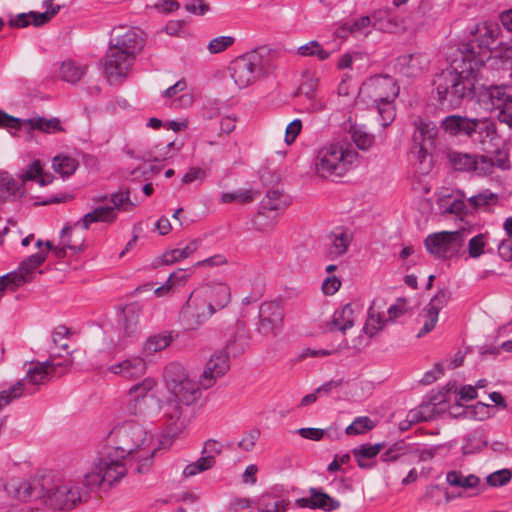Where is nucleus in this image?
Masks as SVG:
<instances>
[{
    "instance_id": "obj_1",
    "label": "nucleus",
    "mask_w": 512,
    "mask_h": 512,
    "mask_svg": "<svg viewBox=\"0 0 512 512\" xmlns=\"http://www.w3.org/2000/svg\"><path fill=\"white\" fill-rule=\"evenodd\" d=\"M478 72L479 68L460 57L436 74L431 95L437 106L442 110H454L474 99Z\"/></svg>"
},
{
    "instance_id": "obj_2",
    "label": "nucleus",
    "mask_w": 512,
    "mask_h": 512,
    "mask_svg": "<svg viewBox=\"0 0 512 512\" xmlns=\"http://www.w3.org/2000/svg\"><path fill=\"white\" fill-rule=\"evenodd\" d=\"M112 434L117 442V446L113 447L114 452L120 453L121 458L135 459L138 462L135 468L138 474L147 473L159 447L150 448L153 438L148 436L144 426L136 421H129L115 428Z\"/></svg>"
},
{
    "instance_id": "obj_3",
    "label": "nucleus",
    "mask_w": 512,
    "mask_h": 512,
    "mask_svg": "<svg viewBox=\"0 0 512 512\" xmlns=\"http://www.w3.org/2000/svg\"><path fill=\"white\" fill-rule=\"evenodd\" d=\"M200 382L188 379L168 388V396L162 405L166 435L173 438L185 428L187 418L184 408L194 404L201 396Z\"/></svg>"
},
{
    "instance_id": "obj_4",
    "label": "nucleus",
    "mask_w": 512,
    "mask_h": 512,
    "mask_svg": "<svg viewBox=\"0 0 512 512\" xmlns=\"http://www.w3.org/2000/svg\"><path fill=\"white\" fill-rule=\"evenodd\" d=\"M398 96V88L388 77L373 78L364 82L359 89L356 102L367 108L375 109L379 115V123L389 126L396 115L394 100Z\"/></svg>"
},
{
    "instance_id": "obj_5",
    "label": "nucleus",
    "mask_w": 512,
    "mask_h": 512,
    "mask_svg": "<svg viewBox=\"0 0 512 512\" xmlns=\"http://www.w3.org/2000/svg\"><path fill=\"white\" fill-rule=\"evenodd\" d=\"M477 30L481 33L480 37L463 44L459 52L460 57H464L473 67L480 69L491 58L492 50L497 46L499 28L497 24L485 23L481 30Z\"/></svg>"
},
{
    "instance_id": "obj_6",
    "label": "nucleus",
    "mask_w": 512,
    "mask_h": 512,
    "mask_svg": "<svg viewBox=\"0 0 512 512\" xmlns=\"http://www.w3.org/2000/svg\"><path fill=\"white\" fill-rule=\"evenodd\" d=\"M468 232L460 229L431 233L425 238L424 246L433 257L448 260L460 252Z\"/></svg>"
},
{
    "instance_id": "obj_7",
    "label": "nucleus",
    "mask_w": 512,
    "mask_h": 512,
    "mask_svg": "<svg viewBox=\"0 0 512 512\" xmlns=\"http://www.w3.org/2000/svg\"><path fill=\"white\" fill-rule=\"evenodd\" d=\"M54 359L55 356L51 354L49 359L43 362H37L34 367L28 370L26 376L17 382L23 385L21 396L26 394L33 395L40 385H45L53 379L58 369H61L57 375L58 377L68 371L70 366L69 362L56 363Z\"/></svg>"
},
{
    "instance_id": "obj_8",
    "label": "nucleus",
    "mask_w": 512,
    "mask_h": 512,
    "mask_svg": "<svg viewBox=\"0 0 512 512\" xmlns=\"http://www.w3.org/2000/svg\"><path fill=\"white\" fill-rule=\"evenodd\" d=\"M442 128L449 136L457 138H473L476 134L490 136L496 132L495 124L486 118H469L457 114L445 117Z\"/></svg>"
},
{
    "instance_id": "obj_9",
    "label": "nucleus",
    "mask_w": 512,
    "mask_h": 512,
    "mask_svg": "<svg viewBox=\"0 0 512 512\" xmlns=\"http://www.w3.org/2000/svg\"><path fill=\"white\" fill-rule=\"evenodd\" d=\"M265 51L264 48H258L231 62L229 71L239 88L247 87L263 73V52Z\"/></svg>"
},
{
    "instance_id": "obj_10",
    "label": "nucleus",
    "mask_w": 512,
    "mask_h": 512,
    "mask_svg": "<svg viewBox=\"0 0 512 512\" xmlns=\"http://www.w3.org/2000/svg\"><path fill=\"white\" fill-rule=\"evenodd\" d=\"M87 497L88 493L82 492L80 487L56 481L52 474V485L47 489L43 501L54 510H71L86 501Z\"/></svg>"
},
{
    "instance_id": "obj_11",
    "label": "nucleus",
    "mask_w": 512,
    "mask_h": 512,
    "mask_svg": "<svg viewBox=\"0 0 512 512\" xmlns=\"http://www.w3.org/2000/svg\"><path fill=\"white\" fill-rule=\"evenodd\" d=\"M353 155L344 151L342 147L331 144L319 150L316 171L319 176L327 178L330 176H342L352 163Z\"/></svg>"
},
{
    "instance_id": "obj_12",
    "label": "nucleus",
    "mask_w": 512,
    "mask_h": 512,
    "mask_svg": "<svg viewBox=\"0 0 512 512\" xmlns=\"http://www.w3.org/2000/svg\"><path fill=\"white\" fill-rule=\"evenodd\" d=\"M52 485V473L37 474L30 480H12L6 489L21 501L43 499Z\"/></svg>"
},
{
    "instance_id": "obj_13",
    "label": "nucleus",
    "mask_w": 512,
    "mask_h": 512,
    "mask_svg": "<svg viewBox=\"0 0 512 512\" xmlns=\"http://www.w3.org/2000/svg\"><path fill=\"white\" fill-rule=\"evenodd\" d=\"M124 459L120 457V453L114 452L113 447L101 452L98 462L95 463L98 483H107L112 486L120 481L127 474V468L123 463Z\"/></svg>"
},
{
    "instance_id": "obj_14",
    "label": "nucleus",
    "mask_w": 512,
    "mask_h": 512,
    "mask_svg": "<svg viewBox=\"0 0 512 512\" xmlns=\"http://www.w3.org/2000/svg\"><path fill=\"white\" fill-rule=\"evenodd\" d=\"M214 314L207 303L193 290L180 311V322L185 330H196Z\"/></svg>"
},
{
    "instance_id": "obj_15",
    "label": "nucleus",
    "mask_w": 512,
    "mask_h": 512,
    "mask_svg": "<svg viewBox=\"0 0 512 512\" xmlns=\"http://www.w3.org/2000/svg\"><path fill=\"white\" fill-rule=\"evenodd\" d=\"M448 158L453 169L461 172L474 171L478 175H485L491 173L494 167L493 159L485 155L451 151Z\"/></svg>"
},
{
    "instance_id": "obj_16",
    "label": "nucleus",
    "mask_w": 512,
    "mask_h": 512,
    "mask_svg": "<svg viewBox=\"0 0 512 512\" xmlns=\"http://www.w3.org/2000/svg\"><path fill=\"white\" fill-rule=\"evenodd\" d=\"M7 116L15 119L18 123L10 122L8 120H0V127L6 129H14L21 130L24 125L29 126V130H38L47 134H54L57 132H65V128L61 125V120L57 117H53L50 119L37 116L29 119H21L15 116H12L6 112H4Z\"/></svg>"
},
{
    "instance_id": "obj_17",
    "label": "nucleus",
    "mask_w": 512,
    "mask_h": 512,
    "mask_svg": "<svg viewBox=\"0 0 512 512\" xmlns=\"http://www.w3.org/2000/svg\"><path fill=\"white\" fill-rule=\"evenodd\" d=\"M134 61V59L123 54L122 51L109 45L108 51L100 62L108 79H122L127 77Z\"/></svg>"
},
{
    "instance_id": "obj_18",
    "label": "nucleus",
    "mask_w": 512,
    "mask_h": 512,
    "mask_svg": "<svg viewBox=\"0 0 512 512\" xmlns=\"http://www.w3.org/2000/svg\"><path fill=\"white\" fill-rule=\"evenodd\" d=\"M195 291L214 313L225 308L231 300L230 287L225 283L203 284Z\"/></svg>"
},
{
    "instance_id": "obj_19",
    "label": "nucleus",
    "mask_w": 512,
    "mask_h": 512,
    "mask_svg": "<svg viewBox=\"0 0 512 512\" xmlns=\"http://www.w3.org/2000/svg\"><path fill=\"white\" fill-rule=\"evenodd\" d=\"M283 309L276 302H265L260 305L257 331L264 335H275L283 321Z\"/></svg>"
},
{
    "instance_id": "obj_20",
    "label": "nucleus",
    "mask_w": 512,
    "mask_h": 512,
    "mask_svg": "<svg viewBox=\"0 0 512 512\" xmlns=\"http://www.w3.org/2000/svg\"><path fill=\"white\" fill-rule=\"evenodd\" d=\"M227 353L223 350L211 355L203 373L200 376V385L204 389L212 387L216 378L225 375L230 369V361Z\"/></svg>"
},
{
    "instance_id": "obj_21",
    "label": "nucleus",
    "mask_w": 512,
    "mask_h": 512,
    "mask_svg": "<svg viewBox=\"0 0 512 512\" xmlns=\"http://www.w3.org/2000/svg\"><path fill=\"white\" fill-rule=\"evenodd\" d=\"M446 482L454 488H461L465 497H474L486 490L481 479L475 474L464 475L460 470H451L446 473Z\"/></svg>"
},
{
    "instance_id": "obj_22",
    "label": "nucleus",
    "mask_w": 512,
    "mask_h": 512,
    "mask_svg": "<svg viewBox=\"0 0 512 512\" xmlns=\"http://www.w3.org/2000/svg\"><path fill=\"white\" fill-rule=\"evenodd\" d=\"M309 493V497H302L295 501L298 507L320 509L325 512L334 511L340 507V502L337 499L332 498L320 488L311 487Z\"/></svg>"
},
{
    "instance_id": "obj_23",
    "label": "nucleus",
    "mask_w": 512,
    "mask_h": 512,
    "mask_svg": "<svg viewBox=\"0 0 512 512\" xmlns=\"http://www.w3.org/2000/svg\"><path fill=\"white\" fill-rule=\"evenodd\" d=\"M451 293L446 289H441L430 300L426 308V320L423 327L418 332L417 337L420 338L432 331L438 321L439 312L448 304Z\"/></svg>"
},
{
    "instance_id": "obj_24",
    "label": "nucleus",
    "mask_w": 512,
    "mask_h": 512,
    "mask_svg": "<svg viewBox=\"0 0 512 512\" xmlns=\"http://www.w3.org/2000/svg\"><path fill=\"white\" fill-rule=\"evenodd\" d=\"M507 95L506 86H476L474 98L477 99L478 104L485 110L496 111L500 105H503V98Z\"/></svg>"
},
{
    "instance_id": "obj_25",
    "label": "nucleus",
    "mask_w": 512,
    "mask_h": 512,
    "mask_svg": "<svg viewBox=\"0 0 512 512\" xmlns=\"http://www.w3.org/2000/svg\"><path fill=\"white\" fill-rule=\"evenodd\" d=\"M437 128L432 122H421L413 135L414 144L419 145L418 158L423 162L435 148Z\"/></svg>"
},
{
    "instance_id": "obj_26",
    "label": "nucleus",
    "mask_w": 512,
    "mask_h": 512,
    "mask_svg": "<svg viewBox=\"0 0 512 512\" xmlns=\"http://www.w3.org/2000/svg\"><path fill=\"white\" fill-rule=\"evenodd\" d=\"M249 344V333L243 322L237 321L229 331L224 352L228 356L238 357L244 353Z\"/></svg>"
},
{
    "instance_id": "obj_27",
    "label": "nucleus",
    "mask_w": 512,
    "mask_h": 512,
    "mask_svg": "<svg viewBox=\"0 0 512 512\" xmlns=\"http://www.w3.org/2000/svg\"><path fill=\"white\" fill-rule=\"evenodd\" d=\"M429 65V59L422 53H411L401 55L396 59V66L399 73L414 78L420 75Z\"/></svg>"
},
{
    "instance_id": "obj_28",
    "label": "nucleus",
    "mask_w": 512,
    "mask_h": 512,
    "mask_svg": "<svg viewBox=\"0 0 512 512\" xmlns=\"http://www.w3.org/2000/svg\"><path fill=\"white\" fill-rule=\"evenodd\" d=\"M109 45L135 60L144 47V40L135 30H128L116 39H111Z\"/></svg>"
},
{
    "instance_id": "obj_29",
    "label": "nucleus",
    "mask_w": 512,
    "mask_h": 512,
    "mask_svg": "<svg viewBox=\"0 0 512 512\" xmlns=\"http://www.w3.org/2000/svg\"><path fill=\"white\" fill-rule=\"evenodd\" d=\"M146 362L142 357H131L109 366L108 371L126 379H136L146 372Z\"/></svg>"
},
{
    "instance_id": "obj_30",
    "label": "nucleus",
    "mask_w": 512,
    "mask_h": 512,
    "mask_svg": "<svg viewBox=\"0 0 512 512\" xmlns=\"http://www.w3.org/2000/svg\"><path fill=\"white\" fill-rule=\"evenodd\" d=\"M25 189L7 171H0V202H15L23 198Z\"/></svg>"
},
{
    "instance_id": "obj_31",
    "label": "nucleus",
    "mask_w": 512,
    "mask_h": 512,
    "mask_svg": "<svg viewBox=\"0 0 512 512\" xmlns=\"http://www.w3.org/2000/svg\"><path fill=\"white\" fill-rule=\"evenodd\" d=\"M290 204V197L278 188L267 191L265 197L261 201V209L254 217L253 223L257 222L264 216L263 211H277L287 207Z\"/></svg>"
},
{
    "instance_id": "obj_32",
    "label": "nucleus",
    "mask_w": 512,
    "mask_h": 512,
    "mask_svg": "<svg viewBox=\"0 0 512 512\" xmlns=\"http://www.w3.org/2000/svg\"><path fill=\"white\" fill-rule=\"evenodd\" d=\"M176 336L177 334L174 335L172 331H164L147 337L142 344V356L148 357L156 352L166 349Z\"/></svg>"
},
{
    "instance_id": "obj_33",
    "label": "nucleus",
    "mask_w": 512,
    "mask_h": 512,
    "mask_svg": "<svg viewBox=\"0 0 512 512\" xmlns=\"http://www.w3.org/2000/svg\"><path fill=\"white\" fill-rule=\"evenodd\" d=\"M385 447L384 443H376L374 445L365 443L359 447L352 449V454L357 461V465L361 469H370L374 466L373 463L366 461L376 457L381 450Z\"/></svg>"
},
{
    "instance_id": "obj_34",
    "label": "nucleus",
    "mask_w": 512,
    "mask_h": 512,
    "mask_svg": "<svg viewBox=\"0 0 512 512\" xmlns=\"http://www.w3.org/2000/svg\"><path fill=\"white\" fill-rule=\"evenodd\" d=\"M117 213L112 206H99L93 211L86 213L79 221L83 229L87 230L92 223L107 222L112 223L116 220Z\"/></svg>"
},
{
    "instance_id": "obj_35",
    "label": "nucleus",
    "mask_w": 512,
    "mask_h": 512,
    "mask_svg": "<svg viewBox=\"0 0 512 512\" xmlns=\"http://www.w3.org/2000/svg\"><path fill=\"white\" fill-rule=\"evenodd\" d=\"M79 225L75 223L73 226H65L61 231V244L71 250L74 254H78L83 250L85 238L79 234L76 229Z\"/></svg>"
},
{
    "instance_id": "obj_36",
    "label": "nucleus",
    "mask_w": 512,
    "mask_h": 512,
    "mask_svg": "<svg viewBox=\"0 0 512 512\" xmlns=\"http://www.w3.org/2000/svg\"><path fill=\"white\" fill-rule=\"evenodd\" d=\"M47 255L48 253L44 251L32 254L28 256L26 259H24L19 264L17 270L13 272L16 273L18 276H21L22 278L26 279V283L31 282L33 279L31 274L36 268H38L45 262Z\"/></svg>"
},
{
    "instance_id": "obj_37",
    "label": "nucleus",
    "mask_w": 512,
    "mask_h": 512,
    "mask_svg": "<svg viewBox=\"0 0 512 512\" xmlns=\"http://www.w3.org/2000/svg\"><path fill=\"white\" fill-rule=\"evenodd\" d=\"M139 309L135 306H127L123 309L119 318V326L124 336L130 337L136 333L139 324Z\"/></svg>"
},
{
    "instance_id": "obj_38",
    "label": "nucleus",
    "mask_w": 512,
    "mask_h": 512,
    "mask_svg": "<svg viewBox=\"0 0 512 512\" xmlns=\"http://www.w3.org/2000/svg\"><path fill=\"white\" fill-rule=\"evenodd\" d=\"M493 409V405L477 402L474 405L465 406L464 410L458 414H453L450 412V415H453L455 418L463 417L472 420L483 421L492 417Z\"/></svg>"
},
{
    "instance_id": "obj_39",
    "label": "nucleus",
    "mask_w": 512,
    "mask_h": 512,
    "mask_svg": "<svg viewBox=\"0 0 512 512\" xmlns=\"http://www.w3.org/2000/svg\"><path fill=\"white\" fill-rule=\"evenodd\" d=\"M79 162L68 155H56L52 161L53 170L63 178L71 176L78 168Z\"/></svg>"
},
{
    "instance_id": "obj_40",
    "label": "nucleus",
    "mask_w": 512,
    "mask_h": 512,
    "mask_svg": "<svg viewBox=\"0 0 512 512\" xmlns=\"http://www.w3.org/2000/svg\"><path fill=\"white\" fill-rule=\"evenodd\" d=\"M164 378L166 382L167 389L172 387L173 384H178V382H183L188 379H191L187 374L185 368L176 362H171L166 365L164 369Z\"/></svg>"
},
{
    "instance_id": "obj_41",
    "label": "nucleus",
    "mask_w": 512,
    "mask_h": 512,
    "mask_svg": "<svg viewBox=\"0 0 512 512\" xmlns=\"http://www.w3.org/2000/svg\"><path fill=\"white\" fill-rule=\"evenodd\" d=\"M353 309L350 303L343 306L339 311H335L332 319V324L341 332L345 333L354 325Z\"/></svg>"
},
{
    "instance_id": "obj_42",
    "label": "nucleus",
    "mask_w": 512,
    "mask_h": 512,
    "mask_svg": "<svg viewBox=\"0 0 512 512\" xmlns=\"http://www.w3.org/2000/svg\"><path fill=\"white\" fill-rule=\"evenodd\" d=\"M409 449L404 441H397L390 445L386 451L381 455L383 462H395L401 460L402 462L408 460Z\"/></svg>"
},
{
    "instance_id": "obj_43",
    "label": "nucleus",
    "mask_w": 512,
    "mask_h": 512,
    "mask_svg": "<svg viewBox=\"0 0 512 512\" xmlns=\"http://www.w3.org/2000/svg\"><path fill=\"white\" fill-rule=\"evenodd\" d=\"M350 133L353 142L362 151L368 150L374 143V135L368 133L363 126L352 125Z\"/></svg>"
},
{
    "instance_id": "obj_44",
    "label": "nucleus",
    "mask_w": 512,
    "mask_h": 512,
    "mask_svg": "<svg viewBox=\"0 0 512 512\" xmlns=\"http://www.w3.org/2000/svg\"><path fill=\"white\" fill-rule=\"evenodd\" d=\"M84 74V68L77 65L72 60H66L62 62L60 67V76L61 78L69 83H77L80 81Z\"/></svg>"
},
{
    "instance_id": "obj_45",
    "label": "nucleus",
    "mask_w": 512,
    "mask_h": 512,
    "mask_svg": "<svg viewBox=\"0 0 512 512\" xmlns=\"http://www.w3.org/2000/svg\"><path fill=\"white\" fill-rule=\"evenodd\" d=\"M443 213L462 215L467 214V205L463 199H453L451 196L443 197L438 202Z\"/></svg>"
},
{
    "instance_id": "obj_46",
    "label": "nucleus",
    "mask_w": 512,
    "mask_h": 512,
    "mask_svg": "<svg viewBox=\"0 0 512 512\" xmlns=\"http://www.w3.org/2000/svg\"><path fill=\"white\" fill-rule=\"evenodd\" d=\"M297 53L303 57L316 56L321 61L328 59L331 55V53L323 49L322 45L316 40H311L300 46L297 49Z\"/></svg>"
},
{
    "instance_id": "obj_47",
    "label": "nucleus",
    "mask_w": 512,
    "mask_h": 512,
    "mask_svg": "<svg viewBox=\"0 0 512 512\" xmlns=\"http://www.w3.org/2000/svg\"><path fill=\"white\" fill-rule=\"evenodd\" d=\"M376 423L368 416L356 417L345 429L347 435H360L372 430Z\"/></svg>"
},
{
    "instance_id": "obj_48",
    "label": "nucleus",
    "mask_w": 512,
    "mask_h": 512,
    "mask_svg": "<svg viewBox=\"0 0 512 512\" xmlns=\"http://www.w3.org/2000/svg\"><path fill=\"white\" fill-rule=\"evenodd\" d=\"M156 386V382L153 378H145L143 381L134 384L129 389V395L132 397L135 403L143 400L145 396Z\"/></svg>"
},
{
    "instance_id": "obj_49",
    "label": "nucleus",
    "mask_w": 512,
    "mask_h": 512,
    "mask_svg": "<svg viewBox=\"0 0 512 512\" xmlns=\"http://www.w3.org/2000/svg\"><path fill=\"white\" fill-rule=\"evenodd\" d=\"M333 429L332 427L328 429H321V428H312V427H306V428H299L295 431V433L299 434L302 438L312 440V441H320L325 436H327L330 439H333Z\"/></svg>"
},
{
    "instance_id": "obj_50",
    "label": "nucleus",
    "mask_w": 512,
    "mask_h": 512,
    "mask_svg": "<svg viewBox=\"0 0 512 512\" xmlns=\"http://www.w3.org/2000/svg\"><path fill=\"white\" fill-rule=\"evenodd\" d=\"M26 283V279L18 276L16 273L9 272L0 277V299L6 290L14 291L16 288Z\"/></svg>"
},
{
    "instance_id": "obj_51",
    "label": "nucleus",
    "mask_w": 512,
    "mask_h": 512,
    "mask_svg": "<svg viewBox=\"0 0 512 512\" xmlns=\"http://www.w3.org/2000/svg\"><path fill=\"white\" fill-rule=\"evenodd\" d=\"M174 145V142H169L165 146L161 147L160 144H157L153 147L151 151H148L144 154L142 159L144 161H153V162H160L164 161L167 158L170 157V150L172 146Z\"/></svg>"
},
{
    "instance_id": "obj_52",
    "label": "nucleus",
    "mask_w": 512,
    "mask_h": 512,
    "mask_svg": "<svg viewBox=\"0 0 512 512\" xmlns=\"http://www.w3.org/2000/svg\"><path fill=\"white\" fill-rule=\"evenodd\" d=\"M386 321L387 320L384 321L381 315L379 313H375L373 308L370 307L368 311V318L363 328L365 334L369 335L370 337H373L375 334H377L379 330L382 329Z\"/></svg>"
},
{
    "instance_id": "obj_53",
    "label": "nucleus",
    "mask_w": 512,
    "mask_h": 512,
    "mask_svg": "<svg viewBox=\"0 0 512 512\" xmlns=\"http://www.w3.org/2000/svg\"><path fill=\"white\" fill-rule=\"evenodd\" d=\"M234 42L235 39L232 36H218L209 41L207 48L211 54H218L232 46Z\"/></svg>"
},
{
    "instance_id": "obj_54",
    "label": "nucleus",
    "mask_w": 512,
    "mask_h": 512,
    "mask_svg": "<svg viewBox=\"0 0 512 512\" xmlns=\"http://www.w3.org/2000/svg\"><path fill=\"white\" fill-rule=\"evenodd\" d=\"M512 478V473L509 469H501L489 474L486 478L488 486L501 487L506 485Z\"/></svg>"
},
{
    "instance_id": "obj_55",
    "label": "nucleus",
    "mask_w": 512,
    "mask_h": 512,
    "mask_svg": "<svg viewBox=\"0 0 512 512\" xmlns=\"http://www.w3.org/2000/svg\"><path fill=\"white\" fill-rule=\"evenodd\" d=\"M372 24L371 16H362L356 20L347 21L342 26L343 31H347L351 34L359 33L363 29L369 27Z\"/></svg>"
},
{
    "instance_id": "obj_56",
    "label": "nucleus",
    "mask_w": 512,
    "mask_h": 512,
    "mask_svg": "<svg viewBox=\"0 0 512 512\" xmlns=\"http://www.w3.org/2000/svg\"><path fill=\"white\" fill-rule=\"evenodd\" d=\"M498 196L492 192H480L477 195L471 196L468 198V203L474 208L477 209L484 205H489L491 201L497 202Z\"/></svg>"
},
{
    "instance_id": "obj_57",
    "label": "nucleus",
    "mask_w": 512,
    "mask_h": 512,
    "mask_svg": "<svg viewBox=\"0 0 512 512\" xmlns=\"http://www.w3.org/2000/svg\"><path fill=\"white\" fill-rule=\"evenodd\" d=\"M485 234H478L472 237L468 242L469 256L472 258H478L484 253L485 247Z\"/></svg>"
},
{
    "instance_id": "obj_58",
    "label": "nucleus",
    "mask_w": 512,
    "mask_h": 512,
    "mask_svg": "<svg viewBox=\"0 0 512 512\" xmlns=\"http://www.w3.org/2000/svg\"><path fill=\"white\" fill-rule=\"evenodd\" d=\"M254 200V197L250 191H239V192H227L221 196L223 203L239 202V203H250Z\"/></svg>"
},
{
    "instance_id": "obj_59",
    "label": "nucleus",
    "mask_w": 512,
    "mask_h": 512,
    "mask_svg": "<svg viewBox=\"0 0 512 512\" xmlns=\"http://www.w3.org/2000/svg\"><path fill=\"white\" fill-rule=\"evenodd\" d=\"M318 87V80L314 77L307 76L299 85L296 95H304L308 99L314 97L315 91Z\"/></svg>"
},
{
    "instance_id": "obj_60",
    "label": "nucleus",
    "mask_w": 512,
    "mask_h": 512,
    "mask_svg": "<svg viewBox=\"0 0 512 512\" xmlns=\"http://www.w3.org/2000/svg\"><path fill=\"white\" fill-rule=\"evenodd\" d=\"M22 386L23 385L21 383H15L8 390L0 392V409L8 405L13 400L21 397Z\"/></svg>"
},
{
    "instance_id": "obj_61",
    "label": "nucleus",
    "mask_w": 512,
    "mask_h": 512,
    "mask_svg": "<svg viewBox=\"0 0 512 512\" xmlns=\"http://www.w3.org/2000/svg\"><path fill=\"white\" fill-rule=\"evenodd\" d=\"M430 401L434 406V410L437 416L445 413L451 407L450 399L445 398L441 393H434L433 391L429 395Z\"/></svg>"
},
{
    "instance_id": "obj_62",
    "label": "nucleus",
    "mask_w": 512,
    "mask_h": 512,
    "mask_svg": "<svg viewBox=\"0 0 512 512\" xmlns=\"http://www.w3.org/2000/svg\"><path fill=\"white\" fill-rule=\"evenodd\" d=\"M181 254L179 249H172L165 251L161 256L157 257L153 261V267H159L161 265H170L181 260Z\"/></svg>"
},
{
    "instance_id": "obj_63",
    "label": "nucleus",
    "mask_w": 512,
    "mask_h": 512,
    "mask_svg": "<svg viewBox=\"0 0 512 512\" xmlns=\"http://www.w3.org/2000/svg\"><path fill=\"white\" fill-rule=\"evenodd\" d=\"M42 172L43 169L41 166V162L39 160H35L28 165L26 171L22 172L19 177L22 182L36 180L41 176Z\"/></svg>"
},
{
    "instance_id": "obj_64",
    "label": "nucleus",
    "mask_w": 512,
    "mask_h": 512,
    "mask_svg": "<svg viewBox=\"0 0 512 512\" xmlns=\"http://www.w3.org/2000/svg\"><path fill=\"white\" fill-rule=\"evenodd\" d=\"M371 18V25L375 30L387 32L390 31L393 27L392 22L388 19L384 12L375 13L371 16Z\"/></svg>"
}]
</instances>
